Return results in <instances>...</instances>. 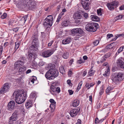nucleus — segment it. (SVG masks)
<instances>
[{
    "mask_svg": "<svg viewBox=\"0 0 124 124\" xmlns=\"http://www.w3.org/2000/svg\"><path fill=\"white\" fill-rule=\"evenodd\" d=\"M82 15L80 13L76 12L73 15V18L75 19H80L82 18ZM75 22L79 24L80 22V20H76Z\"/></svg>",
    "mask_w": 124,
    "mask_h": 124,
    "instance_id": "13",
    "label": "nucleus"
},
{
    "mask_svg": "<svg viewBox=\"0 0 124 124\" xmlns=\"http://www.w3.org/2000/svg\"><path fill=\"white\" fill-rule=\"evenodd\" d=\"M99 25L95 23H88L85 26V30L88 31L94 32L96 31L98 28Z\"/></svg>",
    "mask_w": 124,
    "mask_h": 124,
    "instance_id": "5",
    "label": "nucleus"
},
{
    "mask_svg": "<svg viewBox=\"0 0 124 124\" xmlns=\"http://www.w3.org/2000/svg\"><path fill=\"white\" fill-rule=\"evenodd\" d=\"M118 4V2L117 1H113L110 3H108L107 4V6L108 9L110 10H112L114 8L117 7Z\"/></svg>",
    "mask_w": 124,
    "mask_h": 124,
    "instance_id": "10",
    "label": "nucleus"
},
{
    "mask_svg": "<svg viewBox=\"0 0 124 124\" xmlns=\"http://www.w3.org/2000/svg\"><path fill=\"white\" fill-rule=\"evenodd\" d=\"M56 86L54 85V84L51 85L50 87V89L49 91L52 94H54L56 92Z\"/></svg>",
    "mask_w": 124,
    "mask_h": 124,
    "instance_id": "18",
    "label": "nucleus"
},
{
    "mask_svg": "<svg viewBox=\"0 0 124 124\" xmlns=\"http://www.w3.org/2000/svg\"><path fill=\"white\" fill-rule=\"evenodd\" d=\"M59 71L62 74L65 72L64 67L62 66H61L59 67Z\"/></svg>",
    "mask_w": 124,
    "mask_h": 124,
    "instance_id": "30",
    "label": "nucleus"
},
{
    "mask_svg": "<svg viewBox=\"0 0 124 124\" xmlns=\"http://www.w3.org/2000/svg\"><path fill=\"white\" fill-rule=\"evenodd\" d=\"M117 65L118 67L124 69V60L122 58H119L117 60Z\"/></svg>",
    "mask_w": 124,
    "mask_h": 124,
    "instance_id": "17",
    "label": "nucleus"
},
{
    "mask_svg": "<svg viewBox=\"0 0 124 124\" xmlns=\"http://www.w3.org/2000/svg\"><path fill=\"white\" fill-rule=\"evenodd\" d=\"M97 13L98 15L99 16H101V9L100 8L97 10Z\"/></svg>",
    "mask_w": 124,
    "mask_h": 124,
    "instance_id": "39",
    "label": "nucleus"
},
{
    "mask_svg": "<svg viewBox=\"0 0 124 124\" xmlns=\"http://www.w3.org/2000/svg\"><path fill=\"white\" fill-rule=\"evenodd\" d=\"M68 92H69V94L70 95H71L73 93V91L72 90H68Z\"/></svg>",
    "mask_w": 124,
    "mask_h": 124,
    "instance_id": "57",
    "label": "nucleus"
},
{
    "mask_svg": "<svg viewBox=\"0 0 124 124\" xmlns=\"http://www.w3.org/2000/svg\"><path fill=\"white\" fill-rule=\"evenodd\" d=\"M71 32L73 34L77 33V28L73 29L71 31Z\"/></svg>",
    "mask_w": 124,
    "mask_h": 124,
    "instance_id": "34",
    "label": "nucleus"
},
{
    "mask_svg": "<svg viewBox=\"0 0 124 124\" xmlns=\"http://www.w3.org/2000/svg\"><path fill=\"white\" fill-rule=\"evenodd\" d=\"M13 96L15 98L16 102L19 104L23 103L26 98L25 93L22 94L19 91H15L13 93Z\"/></svg>",
    "mask_w": 124,
    "mask_h": 124,
    "instance_id": "1",
    "label": "nucleus"
},
{
    "mask_svg": "<svg viewBox=\"0 0 124 124\" xmlns=\"http://www.w3.org/2000/svg\"><path fill=\"white\" fill-rule=\"evenodd\" d=\"M19 27H17L15 28H13L12 29V30L13 31L15 32H16L18 31V30L19 29Z\"/></svg>",
    "mask_w": 124,
    "mask_h": 124,
    "instance_id": "50",
    "label": "nucleus"
},
{
    "mask_svg": "<svg viewBox=\"0 0 124 124\" xmlns=\"http://www.w3.org/2000/svg\"><path fill=\"white\" fill-rule=\"evenodd\" d=\"M80 110V108H77L72 109L70 111V113L71 116L72 117L76 116L78 113L79 112Z\"/></svg>",
    "mask_w": 124,
    "mask_h": 124,
    "instance_id": "16",
    "label": "nucleus"
},
{
    "mask_svg": "<svg viewBox=\"0 0 124 124\" xmlns=\"http://www.w3.org/2000/svg\"><path fill=\"white\" fill-rule=\"evenodd\" d=\"M81 2L83 7L85 10L89 9L90 3L89 0H81Z\"/></svg>",
    "mask_w": 124,
    "mask_h": 124,
    "instance_id": "11",
    "label": "nucleus"
},
{
    "mask_svg": "<svg viewBox=\"0 0 124 124\" xmlns=\"http://www.w3.org/2000/svg\"><path fill=\"white\" fill-rule=\"evenodd\" d=\"M7 16V14L6 13H4L1 16V18L3 19H4L6 18Z\"/></svg>",
    "mask_w": 124,
    "mask_h": 124,
    "instance_id": "43",
    "label": "nucleus"
},
{
    "mask_svg": "<svg viewBox=\"0 0 124 124\" xmlns=\"http://www.w3.org/2000/svg\"><path fill=\"white\" fill-rule=\"evenodd\" d=\"M19 68L18 72L19 74H24V71L26 70V67L24 66L20 67Z\"/></svg>",
    "mask_w": 124,
    "mask_h": 124,
    "instance_id": "21",
    "label": "nucleus"
},
{
    "mask_svg": "<svg viewBox=\"0 0 124 124\" xmlns=\"http://www.w3.org/2000/svg\"><path fill=\"white\" fill-rule=\"evenodd\" d=\"M54 42V41L53 40H52L51 41H50L48 44V46H51L52 45V44L53 42Z\"/></svg>",
    "mask_w": 124,
    "mask_h": 124,
    "instance_id": "62",
    "label": "nucleus"
},
{
    "mask_svg": "<svg viewBox=\"0 0 124 124\" xmlns=\"http://www.w3.org/2000/svg\"><path fill=\"white\" fill-rule=\"evenodd\" d=\"M105 72V73L103 74V76H108V74H109V71L108 70L107 71V72L106 71Z\"/></svg>",
    "mask_w": 124,
    "mask_h": 124,
    "instance_id": "53",
    "label": "nucleus"
},
{
    "mask_svg": "<svg viewBox=\"0 0 124 124\" xmlns=\"http://www.w3.org/2000/svg\"><path fill=\"white\" fill-rule=\"evenodd\" d=\"M26 108L27 109L32 107V102L31 100H28L25 104Z\"/></svg>",
    "mask_w": 124,
    "mask_h": 124,
    "instance_id": "23",
    "label": "nucleus"
},
{
    "mask_svg": "<svg viewBox=\"0 0 124 124\" xmlns=\"http://www.w3.org/2000/svg\"><path fill=\"white\" fill-rule=\"evenodd\" d=\"M3 47L1 46L0 47V59L1 58V56L3 51Z\"/></svg>",
    "mask_w": 124,
    "mask_h": 124,
    "instance_id": "48",
    "label": "nucleus"
},
{
    "mask_svg": "<svg viewBox=\"0 0 124 124\" xmlns=\"http://www.w3.org/2000/svg\"><path fill=\"white\" fill-rule=\"evenodd\" d=\"M110 90V87H108L106 89V93H108Z\"/></svg>",
    "mask_w": 124,
    "mask_h": 124,
    "instance_id": "60",
    "label": "nucleus"
},
{
    "mask_svg": "<svg viewBox=\"0 0 124 124\" xmlns=\"http://www.w3.org/2000/svg\"><path fill=\"white\" fill-rule=\"evenodd\" d=\"M79 101L77 99L75 100L73 102L72 105L74 107H76L78 106L79 104Z\"/></svg>",
    "mask_w": 124,
    "mask_h": 124,
    "instance_id": "24",
    "label": "nucleus"
},
{
    "mask_svg": "<svg viewBox=\"0 0 124 124\" xmlns=\"http://www.w3.org/2000/svg\"><path fill=\"white\" fill-rule=\"evenodd\" d=\"M90 17L93 21L98 22L100 20L99 17L95 15H91L90 16Z\"/></svg>",
    "mask_w": 124,
    "mask_h": 124,
    "instance_id": "22",
    "label": "nucleus"
},
{
    "mask_svg": "<svg viewBox=\"0 0 124 124\" xmlns=\"http://www.w3.org/2000/svg\"><path fill=\"white\" fill-rule=\"evenodd\" d=\"M55 104H56L53 103H51L50 106V107L51 109H55Z\"/></svg>",
    "mask_w": 124,
    "mask_h": 124,
    "instance_id": "40",
    "label": "nucleus"
},
{
    "mask_svg": "<svg viewBox=\"0 0 124 124\" xmlns=\"http://www.w3.org/2000/svg\"><path fill=\"white\" fill-rule=\"evenodd\" d=\"M25 57L23 56H21L19 59L15 62V66L16 67H18V66L21 65V64L19 63V62L21 63V64H24L25 61Z\"/></svg>",
    "mask_w": 124,
    "mask_h": 124,
    "instance_id": "14",
    "label": "nucleus"
},
{
    "mask_svg": "<svg viewBox=\"0 0 124 124\" xmlns=\"http://www.w3.org/2000/svg\"><path fill=\"white\" fill-rule=\"evenodd\" d=\"M34 60H33V61L32 62V65L33 66H36L37 65V63L35 61H34Z\"/></svg>",
    "mask_w": 124,
    "mask_h": 124,
    "instance_id": "44",
    "label": "nucleus"
},
{
    "mask_svg": "<svg viewBox=\"0 0 124 124\" xmlns=\"http://www.w3.org/2000/svg\"><path fill=\"white\" fill-rule=\"evenodd\" d=\"M15 52L18 48L21 42L20 41H17L15 42Z\"/></svg>",
    "mask_w": 124,
    "mask_h": 124,
    "instance_id": "25",
    "label": "nucleus"
},
{
    "mask_svg": "<svg viewBox=\"0 0 124 124\" xmlns=\"http://www.w3.org/2000/svg\"><path fill=\"white\" fill-rule=\"evenodd\" d=\"M92 68L93 67H91L88 73L89 75V76H91L93 75L95 72V70H93V69Z\"/></svg>",
    "mask_w": 124,
    "mask_h": 124,
    "instance_id": "28",
    "label": "nucleus"
},
{
    "mask_svg": "<svg viewBox=\"0 0 124 124\" xmlns=\"http://www.w3.org/2000/svg\"><path fill=\"white\" fill-rule=\"evenodd\" d=\"M84 16L85 18V19H87L88 17V14L86 13H85L84 14Z\"/></svg>",
    "mask_w": 124,
    "mask_h": 124,
    "instance_id": "51",
    "label": "nucleus"
},
{
    "mask_svg": "<svg viewBox=\"0 0 124 124\" xmlns=\"http://www.w3.org/2000/svg\"><path fill=\"white\" fill-rule=\"evenodd\" d=\"M84 61H83L82 59H80L78 60L77 61V62L79 64H81L82 63H84Z\"/></svg>",
    "mask_w": 124,
    "mask_h": 124,
    "instance_id": "41",
    "label": "nucleus"
},
{
    "mask_svg": "<svg viewBox=\"0 0 124 124\" xmlns=\"http://www.w3.org/2000/svg\"><path fill=\"white\" fill-rule=\"evenodd\" d=\"M71 41V39L70 38L68 37L65 38L62 41V43L63 44L65 45L68 44L70 43Z\"/></svg>",
    "mask_w": 124,
    "mask_h": 124,
    "instance_id": "19",
    "label": "nucleus"
},
{
    "mask_svg": "<svg viewBox=\"0 0 124 124\" xmlns=\"http://www.w3.org/2000/svg\"><path fill=\"white\" fill-rule=\"evenodd\" d=\"M113 36V35L112 34H108L107 35V38H110L111 37H112Z\"/></svg>",
    "mask_w": 124,
    "mask_h": 124,
    "instance_id": "55",
    "label": "nucleus"
},
{
    "mask_svg": "<svg viewBox=\"0 0 124 124\" xmlns=\"http://www.w3.org/2000/svg\"><path fill=\"white\" fill-rule=\"evenodd\" d=\"M81 34H78L77 35H76V37H75V39L77 40L78 39V38H79L80 37H81Z\"/></svg>",
    "mask_w": 124,
    "mask_h": 124,
    "instance_id": "59",
    "label": "nucleus"
},
{
    "mask_svg": "<svg viewBox=\"0 0 124 124\" xmlns=\"http://www.w3.org/2000/svg\"><path fill=\"white\" fill-rule=\"evenodd\" d=\"M53 54V51L50 49L44 50L42 52V55L44 57H50Z\"/></svg>",
    "mask_w": 124,
    "mask_h": 124,
    "instance_id": "12",
    "label": "nucleus"
},
{
    "mask_svg": "<svg viewBox=\"0 0 124 124\" xmlns=\"http://www.w3.org/2000/svg\"><path fill=\"white\" fill-rule=\"evenodd\" d=\"M38 33L36 32L33 34L32 36V45L30 47L31 50H37L39 46V41L38 39Z\"/></svg>",
    "mask_w": 124,
    "mask_h": 124,
    "instance_id": "3",
    "label": "nucleus"
},
{
    "mask_svg": "<svg viewBox=\"0 0 124 124\" xmlns=\"http://www.w3.org/2000/svg\"><path fill=\"white\" fill-rule=\"evenodd\" d=\"M50 102L51 103L56 104V102L53 99H51L49 100Z\"/></svg>",
    "mask_w": 124,
    "mask_h": 124,
    "instance_id": "56",
    "label": "nucleus"
},
{
    "mask_svg": "<svg viewBox=\"0 0 124 124\" xmlns=\"http://www.w3.org/2000/svg\"><path fill=\"white\" fill-rule=\"evenodd\" d=\"M27 18V16H25L23 17L21 19V20L23 21L24 22V23L26 21Z\"/></svg>",
    "mask_w": 124,
    "mask_h": 124,
    "instance_id": "36",
    "label": "nucleus"
},
{
    "mask_svg": "<svg viewBox=\"0 0 124 124\" xmlns=\"http://www.w3.org/2000/svg\"><path fill=\"white\" fill-rule=\"evenodd\" d=\"M94 85V84L93 83H91L90 84L88 83H86L85 86L86 87H87L88 89H89L91 87L93 86Z\"/></svg>",
    "mask_w": 124,
    "mask_h": 124,
    "instance_id": "29",
    "label": "nucleus"
},
{
    "mask_svg": "<svg viewBox=\"0 0 124 124\" xmlns=\"http://www.w3.org/2000/svg\"><path fill=\"white\" fill-rule=\"evenodd\" d=\"M19 63L20 64H21V65L19 66V65L18 66V67H16V66H15V63H14V70H16V69H17V70L20 67H21V66H22L24 64H21V63H20V62H19Z\"/></svg>",
    "mask_w": 124,
    "mask_h": 124,
    "instance_id": "38",
    "label": "nucleus"
},
{
    "mask_svg": "<svg viewBox=\"0 0 124 124\" xmlns=\"http://www.w3.org/2000/svg\"><path fill=\"white\" fill-rule=\"evenodd\" d=\"M77 33L82 34L83 33V31L82 29L80 28H77Z\"/></svg>",
    "mask_w": 124,
    "mask_h": 124,
    "instance_id": "32",
    "label": "nucleus"
},
{
    "mask_svg": "<svg viewBox=\"0 0 124 124\" xmlns=\"http://www.w3.org/2000/svg\"><path fill=\"white\" fill-rule=\"evenodd\" d=\"M69 53L68 52H65L62 55V57L64 59H67L69 57Z\"/></svg>",
    "mask_w": 124,
    "mask_h": 124,
    "instance_id": "26",
    "label": "nucleus"
},
{
    "mask_svg": "<svg viewBox=\"0 0 124 124\" xmlns=\"http://www.w3.org/2000/svg\"><path fill=\"white\" fill-rule=\"evenodd\" d=\"M26 6L29 10H33L35 9L36 4L33 0H27Z\"/></svg>",
    "mask_w": 124,
    "mask_h": 124,
    "instance_id": "8",
    "label": "nucleus"
},
{
    "mask_svg": "<svg viewBox=\"0 0 124 124\" xmlns=\"http://www.w3.org/2000/svg\"><path fill=\"white\" fill-rule=\"evenodd\" d=\"M56 92H57L58 93L60 92L61 90L60 87H56Z\"/></svg>",
    "mask_w": 124,
    "mask_h": 124,
    "instance_id": "54",
    "label": "nucleus"
},
{
    "mask_svg": "<svg viewBox=\"0 0 124 124\" xmlns=\"http://www.w3.org/2000/svg\"><path fill=\"white\" fill-rule=\"evenodd\" d=\"M67 84L70 86H71L73 85L72 84L70 80H68L67 81Z\"/></svg>",
    "mask_w": 124,
    "mask_h": 124,
    "instance_id": "49",
    "label": "nucleus"
},
{
    "mask_svg": "<svg viewBox=\"0 0 124 124\" xmlns=\"http://www.w3.org/2000/svg\"><path fill=\"white\" fill-rule=\"evenodd\" d=\"M41 35L42 37L44 38L46 36V34L44 32H41Z\"/></svg>",
    "mask_w": 124,
    "mask_h": 124,
    "instance_id": "61",
    "label": "nucleus"
},
{
    "mask_svg": "<svg viewBox=\"0 0 124 124\" xmlns=\"http://www.w3.org/2000/svg\"><path fill=\"white\" fill-rule=\"evenodd\" d=\"M69 24V22L67 20H65L62 23V25L63 26H67Z\"/></svg>",
    "mask_w": 124,
    "mask_h": 124,
    "instance_id": "27",
    "label": "nucleus"
},
{
    "mask_svg": "<svg viewBox=\"0 0 124 124\" xmlns=\"http://www.w3.org/2000/svg\"><path fill=\"white\" fill-rule=\"evenodd\" d=\"M58 70L56 69H52L46 73L45 76L48 79H53L58 76Z\"/></svg>",
    "mask_w": 124,
    "mask_h": 124,
    "instance_id": "4",
    "label": "nucleus"
},
{
    "mask_svg": "<svg viewBox=\"0 0 124 124\" xmlns=\"http://www.w3.org/2000/svg\"><path fill=\"white\" fill-rule=\"evenodd\" d=\"M53 18L52 16H48L45 19V22L43 25L46 28H50L52 26L53 23Z\"/></svg>",
    "mask_w": 124,
    "mask_h": 124,
    "instance_id": "6",
    "label": "nucleus"
},
{
    "mask_svg": "<svg viewBox=\"0 0 124 124\" xmlns=\"http://www.w3.org/2000/svg\"><path fill=\"white\" fill-rule=\"evenodd\" d=\"M36 96V94L35 93L32 92V93L30 95V97L31 98H33L35 97Z\"/></svg>",
    "mask_w": 124,
    "mask_h": 124,
    "instance_id": "37",
    "label": "nucleus"
},
{
    "mask_svg": "<svg viewBox=\"0 0 124 124\" xmlns=\"http://www.w3.org/2000/svg\"><path fill=\"white\" fill-rule=\"evenodd\" d=\"M111 53L110 52H108L105 54L103 56L105 58H107L111 56Z\"/></svg>",
    "mask_w": 124,
    "mask_h": 124,
    "instance_id": "33",
    "label": "nucleus"
},
{
    "mask_svg": "<svg viewBox=\"0 0 124 124\" xmlns=\"http://www.w3.org/2000/svg\"><path fill=\"white\" fill-rule=\"evenodd\" d=\"M53 49H50L53 51V53L56 50V48L57 47V45L56 44H54L53 46Z\"/></svg>",
    "mask_w": 124,
    "mask_h": 124,
    "instance_id": "31",
    "label": "nucleus"
},
{
    "mask_svg": "<svg viewBox=\"0 0 124 124\" xmlns=\"http://www.w3.org/2000/svg\"><path fill=\"white\" fill-rule=\"evenodd\" d=\"M99 43V40H96L93 42V44L94 46H97L98 45Z\"/></svg>",
    "mask_w": 124,
    "mask_h": 124,
    "instance_id": "45",
    "label": "nucleus"
},
{
    "mask_svg": "<svg viewBox=\"0 0 124 124\" xmlns=\"http://www.w3.org/2000/svg\"><path fill=\"white\" fill-rule=\"evenodd\" d=\"M10 88V85L8 83H5L3 87L1 89L0 93L2 94L4 93L9 90Z\"/></svg>",
    "mask_w": 124,
    "mask_h": 124,
    "instance_id": "15",
    "label": "nucleus"
},
{
    "mask_svg": "<svg viewBox=\"0 0 124 124\" xmlns=\"http://www.w3.org/2000/svg\"><path fill=\"white\" fill-rule=\"evenodd\" d=\"M15 106V102L13 101H11L8 103V107L9 109H13Z\"/></svg>",
    "mask_w": 124,
    "mask_h": 124,
    "instance_id": "20",
    "label": "nucleus"
},
{
    "mask_svg": "<svg viewBox=\"0 0 124 124\" xmlns=\"http://www.w3.org/2000/svg\"><path fill=\"white\" fill-rule=\"evenodd\" d=\"M122 17V15H119L117 16L116 17V20H118L121 19Z\"/></svg>",
    "mask_w": 124,
    "mask_h": 124,
    "instance_id": "47",
    "label": "nucleus"
},
{
    "mask_svg": "<svg viewBox=\"0 0 124 124\" xmlns=\"http://www.w3.org/2000/svg\"><path fill=\"white\" fill-rule=\"evenodd\" d=\"M105 58L104 56L102 57L100 61L101 63H103L106 61V59H105Z\"/></svg>",
    "mask_w": 124,
    "mask_h": 124,
    "instance_id": "42",
    "label": "nucleus"
},
{
    "mask_svg": "<svg viewBox=\"0 0 124 124\" xmlns=\"http://www.w3.org/2000/svg\"><path fill=\"white\" fill-rule=\"evenodd\" d=\"M112 47H111V44L108 45L106 46V48L107 50L110 49Z\"/></svg>",
    "mask_w": 124,
    "mask_h": 124,
    "instance_id": "52",
    "label": "nucleus"
},
{
    "mask_svg": "<svg viewBox=\"0 0 124 124\" xmlns=\"http://www.w3.org/2000/svg\"><path fill=\"white\" fill-rule=\"evenodd\" d=\"M29 52L28 55V59L31 60L33 59L35 60L36 58L37 57V53L35 52V51H36L35 50H31L29 48Z\"/></svg>",
    "mask_w": 124,
    "mask_h": 124,
    "instance_id": "9",
    "label": "nucleus"
},
{
    "mask_svg": "<svg viewBox=\"0 0 124 124\" xmlns=\"http://www.w3.org/2000/svg\"><path fill=\"white\" fill-rule=\"evenodd\" d=\"M54 109H51V113L50 114V116H53L54 114V113H53L54 112Z\"/></svg>",
    "mask_w": 124,
    "mask_h": 124,
    "instance_id": "46",
    "label": "nucleus"
},
{
    "mask_svg": "<svg viewBox=\"0 0 124 124\" xmlns=\"http://www.w3.org/2000/svg\"><path fill=\"white\" fill-rule=\"evenodd\" d=\"M123 50L122 49V47H121L119 48L117 52L118 53H119L122 51H123Z\"/></svg>",
    "mask_w": 124,
    "mask_h": 124,
    "instance_id": "64",
    "label": "nucleus"
},
{
    "mask_svg": "<svg viewBox=\"0 0 124 124\" xmlns=\"http://www.w3.org/2000/svg\"><path fill=\"white\" fill-rule=\"evenodd\" d=\"M31 79V81L32 83L33 84L34 83V81H36L37 79L36 77L34 76L32 77V78Z\"/></svg>",
    "mask_w": 124,
    "mask_h": 124,
    "instance_id": "35",
    "label": "nucleus"
},
{
    "mask_svg": "<svg viewBox=\"0 0 124 124\" xmlns=\"http://www.w3.org/2000/svg\"><path fill=\"white\" fill-rule=\"evenodd\" d=\"M111 78L114 84L117 85L124 79V76L122 72H115L112 74Z\"/></svg>",
    "mask_w": 124,
    "mask_h": 124,
    "instance_id": "2",
    "label": "nucleus"
},
{
    "mask_svg": "<svg viewBox=\"0 0 124 124\" xmlns=\"http://www.w3.org/2000/svg\"><path fill=\"white\" fill-rule=\"evenodd\" d=\"M116 35V37H119L122 36L123 37L124 36V34H119Z\"/></svg>",
    "mask_w": 124,
    "mask_h": 124,
    "instance_id": "63",
    "label": "nucleus"
},
{
    "mask_svg": "<svg viewBox=\"0 0 124 124\" xmlns=\"http://www.w3.org/2000/svg\"><path fill=\"white\" fill-rule=\"evenodd\" d=\"M95 124L100 123L99 120L98 118H95Z\"/></svg>",
    "mask_w": 124,
    "mask_h": 124,
    "instance_id": "58",
    "label": "nucleus"
},
{
    "mask_svg": "<svg viewBox=\"0 0 124 124\" xmlns=\"http://www.w3.org/2000/svg\"><path fill=\"white\" fill-rule=\"evenodd\" d=\"M19 112L18 110H16L12 114L11 116L9 118L8 122L9 124H13L14 121L17 120L18 118V116L19 114Z\"/></svg>",
    "mask_w": 124,
    "mask_h": 124,
    "instance_id": "7",
    "label": "nucleus"
}]
</instances>
